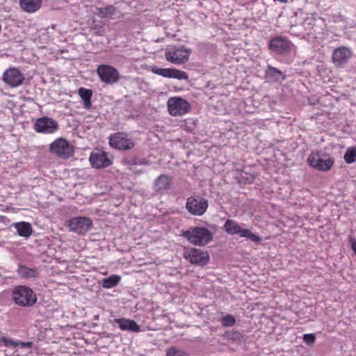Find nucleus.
<instances>
[{
	"instance_id": "obj_2",
	"label": "nucleus",
	"mask_w": 356,
	"mask_h": 356,
	"mask_svg": "<svg viewBox=\"0 0 356 356\" xmlns=\"http://www.w3.org/2000/svg\"><path fill=\"white\" fill-rule=\"evenodd\" d=\"M183 236L191 243L203 246L212 241L213 234L207 228L193 227L183 232Z\"/></svg>"
},
{
	"instance_id": "obj_7",
	"label": "nucleus",
	"mask_w": 356,
	"mask_h": 356,
	"mask_svg": "<svg viewBox=\"0 0 356 356\" xmlns=\"http://www.w3.org/2000/svg\"><path fill=\"white\" fill-rule=\"evenodd\" d=\"M208 207V200L199 195L188 197L186 203V209L188 212L197 216H202L207 211Z\"/></svg>"
},
{
	"instance_id": "obj_19",
	"label": "nucleus",
	"mask_w": 356,
	"mask_h": 356,
	"mask_svg": "<svg viewBox=\"0 0 356 356\" xmlns=\"http://www.w3.org/2000/svg\"><path fill=\"white\" fill-rule=\"evenodd\" d=\"M351 51L345 47L337 48L332 55L333 61L336 65H341L348 61L351 56Z\"/></svg>"
},
{
	"instance_id": "obj_20",
	"label": "nucleus",
	"mask_w": 356,
	"mask_h": 356,
	"mask_svg": "<svg viewBox=\"0 0 356 356\" xmlns=\"http://www.w3.org/2000/svg\"><path fill=\"white\" fill-rule=\"evenodd\" d=\"M20 8L27 13H36L42 6V0H19Z\"/></svg>"
},
{
	"instance_id": "obj_16",
	"label": "nucleus",
	"mask_w": 356,
	"mask_h": 356,
	"mask_svg": "<svg viewBox=\"0 0 356 356\" xmlns=\"http://www.w3.org/2000/svg\"><path fill=\"white\" fill-rule=\"evenodd\" d=\"M291 44V42L286 38L278 36L270 40L269 48L271 51L282 54L289 51Z\"/></svg>"
},
{
	"instance_id": "obj_24",
	"label": "nucleus",
	"mask_w": 356,
	"mask_h": 356,
	"mask_svg": "<svg viewBox=\"0 0 356 356\" xmlns=\"http://www.w3.org/2000/svg\"><path fill=\"white\" fill-rule=\"evenodd\" d=\"M78 95L83 100V107L87 110L90 109L92 107L91 97L92 91L90 89L81 87L78 90Z\"/></svg>"
},
{
	"instance_id": "obj_18",
	"label": "nucleus",
	"mask_w": 356,
	"mask_h": 356,
	"mask_svg": "<svg viewBox=\"0 0 356 356\" xmlns=\"http://www.w3.org/2000/svg\"><path fill=\"white\" fill-rule=\"evenodd\" d=\"M114 323L118 324L120 329L122 331H130L137 333L141 330L140 325L134 320L120 318H115Z\"/></svg>"
},
{
	"instance_id": "obj_5",
	"label": "nucleus",
	"mask_w": 356,
	"mask_h": 356,
	"mask_svg": "<svg viewBox=\"0 0 356 356\" xmlns=\"http://www.w3.org/2000/svg\"><path fill=\"white\" fill-rule=\"evenodd\" d=\"M49 152L59 158L66 159L74 155V149L66 139L60 137L49 145Z\"/></svg>"
},
{
	"instance_id": "obj_30",
	"label": "nucleus",
	"mask_w": 356,
	"mask_h": 356,
	"mask_svg": "<svg viewBox=\"0 0 356 356\" xmlns=\"http://www.w3.org/2000/svg\"><path fill=\"white\" fill-rule=\"evenodd\" d=\"M289 31L291 35L297 37L305 38L306 35L300 24L291 26Z\"/></svg>"
},
{
	"instance_id": "obj_11",
	"label": "nucleus",
	"mask_w": 356,
	"mask_h": 356,
	"mask_svg": "<svg viewBox=\"0 0 356 356\" xmlns=\"http://www.w3.org/2000/svg\"><path fill=\"white\" fill-rule=\"evenodd\" d=\"M184 257L190 263L198 266H204L209 260V255L207 251L195 248H185Z\"/></svg>"
},
{
	"instance_id": "obj_14",
	"label": "nucleus",
	"mask_w": 356,
	"mask_h": 356,
	"mask_svg": "<svg viewBox=\"0 0 356 356\" xmlns=\"http://www.w3.org/2000/svg\"><path fill=\"white\" fill-rule=\"evenodd\" d=\"M24 79L23 73L17 67L7 69L2 75L3 82L11 88H17L22 85Z\"/></svg>"
},
{
	"instance_id": "obj_13",
	"label": "nucleus",
	"mask_w": 356,
	"mask_h": 356,
	"mask_svg": "<svg viewBox=\"0 0 356 356\" xmlns=\"http://www.w3.org/2000/svg\"><path fill=\"white\" fill-rule=\"evenodd\" d=\"M97 73L101 81L107 84H113L120 79L118 71L109 65H99L97 68Z\"/></svg>"
},
{
	"instance_id": "obj_1",
	"label": "nucleus",
	"mask_w": 356,
	"mask_h": 356,
	"mask_svg": "<svg viewBox=\"0 0 356 356\" xmlns=\"http://www.w3.org/2000/svg\"><path fill=\"white\" fill-rule=\"evenodd\" d=\"M13 302L21 307H31L37 302V296L35 291L29 286L19 285L14 288L12 291Z\"/></svg>"
},
{
	"instance_id": "obj_33",
	"label": "nucleus",
	"mask_w": 356,
	"mask_h": 356,
	"mask_svg": "<svg viewBox=\"0 0 356 356\" xmlns=\"http://www.w3.org/2000/svg\"><path fill=\"white\" fill-rule=\"evenodd\" d=\"M166 356H186V355L181 350L172 347L167 350Z\"/></svg>"
},
{
	"instance_id": "obj_36",
	"label": "nucleus",
	"mask_w": 356,
	"mask_h": 356,
	"mask_svg": "<svg viewBox=\"0 0 356 356\" xmlns=\"http://www.w3.org/2000/svg\"><path fill=\"white\" fill-rule=\"evenodd\" d=\"M349 241L351 244L352 250L356 255V241L353 237L350 236Z\"/></svg>"
},
{
	"instance_id": "obj_34",
	"label": "nucleus",
	"mask_w": 356,
	"mask_h": 356,
	"mask_svg": "<svg viewBox=\"0 0 356 356\" xmlns=\"http://www.w3.org/2000/svg\"><path fill=\"white\" fill-rule=\"evenodd\" d=\"M303 341L309 346L312 345L316 341V336L314 334H305L303 335Z\"/></svg>"
},
{
	"instance_id": "obj_4",
	"label": "nucleus",
	"mask_w": 356,
	"mask_h": 356,
	"mask_svg": "<svg viewBox=\"0 0 356 356\" xmlns=\"http://www.w3.org/2000/svg\"><path fill=\"white\" fill-rule=\"evenodd\" d=\"M307 162L312 168L319 171H328L334 164V159L329 155L324 154L321 152H312Z\"/></svg>"
},
{
	"instance_id": "obj_32",
	"label": "nucleus",
	"mask_w": 356,
	"mask_h": 356,
	"mask_svg": "<svg viewBox=\"0 0 356 356\" xmlns=\"http://www.w3.org/2000/svg\"><path fill=\"white\" fill-rule=\"evenodd\" d=\"M236 323V320L232 315L227 314L221 319V323L225 327H232Z\"/></svg>"
},
{
	"instance_id": "obj_27",
	"label": "nucleus",
	"mask_w": 356,
	"mask_h": 356,
	"mask_svg": "<svg viewBox=\"0 0 356 356\" xmlns=\"http://www.w3.org/2000/svg\"><path fill=\"white\" fill-rule=\"evenodd\" d=\"M121 280V277L118 275H112L102 281V286L104 289H111L117 286Z\"/></svg>"
},
{
	"instance_id": "obj_28",
	"label": "nucleus",
	"mask_w": 356,
	"mask_h": 356,
	"mask_svg": "<svg viewBox=\"0 0 356 356\" xmlns=\"http://www.w3.org/2000/svg\"><path fill=\"white\" fill-rule=\"evenodd\" d=\"M300 24L302 26L303 30L305 31L306 35H309L312 33V31L315 25V19L312 16H307Z\"/></svg>"
},
{
	"instance_id": "obj_12",
	"label": "nucleus",
	"mask_w": 356,
	"mask_h": 356,
	"mask_svg": "<svg viewBox=\"0 0 356 356\" xmlns=\"http://www.w3.org/2000/svg\"><path fill=\"white\" fill-rule=\"evenodd\" d=\"M108 143L111 147L120 150L131 149L135 146L134 142L124 132L112 134L109 137Z\"/></svg>"
},
{
	"instance_id": "obj_35",
	"label": "nucleus",
	"mask_w": 356,
	"mask_h": 356,
	"mask_svg": "<svg viewBox=\"0 0 356 356\" xmlns=\"http://www.w3.org/2000/svg\"><path fill=\"white\" fill-rule=\"evenodd\" d=\"M31 346H32L31 342H24V341H17V347L25 348H31Z\"/></svg>"
},
{
	"instance_id": "obj_9",
	"label": "nucleus",
	"mask_w": 356,
	"mask_h": 356,
	"mask_svg": "<svg viewBox=\"0 0 356 356\" xmlns=\"http://www.w3.org/2000/svg\"><path fill=\"white\" fill-rule=\"evenodd\" d=\"M67 227L70 232H74L79 235H84L92 227V222L88 217H75L70 218L67 222Z\"/></svg>"
},
{
	"instance_id": "obj_31",
	"label": "nucleus",
	"mask_w": 356,
	"mask_h": 356,
	"mask_svg": "<svg viewBox=\"0 0 356 356\" xmlns=\"http://www.w3.org/2000/svg\"><path fill=\"white\" fill-rule=\"evenodd\" d=\"M6 346L9 348L15 349L17 348V341L6 337H0V348Z\"/></svg>"
},
{
	"instance_id": "obj_15",
	"label": "nucleus",
	"mask_w": 356,
	"mask_h": 356,
	"mask_svg": "<svg viewBox=\"0 0 356 356\" xmlns=\"http://www.w3.org/2000/svg\"><path fill=\"white\" fill-rule=\"evenodd\" d=\"M151 71L157 75L165 78L177 79L178 80H187L188 76L186 72L174 68H159L156 66L152 67Z\"/></svg>"
},
{
	"instance_id": "obj_17",
	"label": "nucleus",
	"mask_w": 356,
	"mask_h": 356,
	"mask_svg": "<svg viewBox=\"0 0 356 356\" xmlns=\"http://www.w3.org/2000/svg\"><path fill=\"white\" fill-rule=\"evenodd\" d=\"M91 165L97 169L104 168L111 164L105 152H92L89 157Z\"/></svg>"
},
{
	"instance_id": "obj_22",
	"label": "nucleus",
	"mask_w": 356,
	"mask_h": 356,
	"mask_svg": "<svg viewBox=\"0 0 356 356\" xmlns=\"http://www.w3.org/2000/svg\"><path fill=\"white\" fill-rule=\"evenodd\" d=\"M19 236L24 238H29L33 232L31 225L28 222H19L13 225Z\"/></svg>"
},
{
	"instance_id": "obj_23",
	"label": "nucleus",
	"mask_w": 356,
	"mask_h": 356,
	"mask_svg": "<svg viewBox=\"0 0 356 356\" xmlns=\"http://www.w3.org/2000/svg\"><path fill=\"white\" fill-rule=\"evenodd\" d=\"M266 76L268 81L278 82L285 79V75L278 69L269 66L266 72Z\"/></svg>"
},
{
	"instance_id": "obj_26",
	"label": "nucleus",
	"mask_w": 356,
	"mask_h": 356,
	"mask_svg": "<svg viewBox=\"0 0 356 356\" xmlns=\"http://www.w3.org/2000/svg\"><path fill=\"white\" fill-rule=\"evenodd\" d=\"M17 273L20 277L24 279L34 278L38 275V271L36 269L24 265L19 266Z\"/></svg>"
},
{
	"instance_id": "obj_21",
	"label": "nucleus",
	"mask_w": 356,
	"mask_h": 356,
	"mask_svg": "<svg viewBox=\"0 0 356 356\" xmlns=\"http://www.w3.org/2000/svg\"><path fill=\"white\" fill-rule=\"evenodd\" d=\"M172 179L166 175H161L154 181V188L156 192L162 193L169 190Z\"/></svg>"
},
{
	"instance_id": "obj_8",
	"label": "nucleus",
	"mask_w": 356,
	"mask_h": 356,
	"mask_svg": "<svg viewBox=\"0 0 356 356\" xmlns=\"http://www.w3.org/2000/svg\"><path fill=\"white\" fill-rule=\"evenodd\" d=\"M169 113L172 116H181L188 113L191 110L190 104L179 97H170L167 102Z\"/></svg>"
},
{
	"instance_id": "obj_3",
	"label": "nucleus",
	"mask_w": 356,
	"mask_h": 356,
	"mask_svg": "<svg viewBox=\"0 0 356 356\" xmlns=\"http://www.w3.org/2000/svg\"><path fill=\"white\" fill-rule=\"evenodd\" d=\"M191 50L183 46H168L165 52V59L175 65H180L188 61Z\"/></svg>"
},
{
	"instance_id": "obj_25",
	"label": "nucleus",
	"mask_w": 356,
	"mask_h": 356,
	"mask_svg": "<svg viewBox=\"0 0 356 356\" xmlns=\"http://www.w3.org/2000/svg\"><path fill=\"white\" fill-rule=\"evenodd\" d=\"M97 15L100 18H116V8L113 6H108L104 8H97Z\"/></svg>"
},
{
	"instance_id": "obj_29",
	"label": "nucleus",
	"mask_w": 356,
	"mask_h": 356,
	"mask_svg": "<svg viewBox=\"0 0 356 356\" xmlns=\"http://www.w3.org/2000/svg\"><path fill=\"white\" fill-rule=\"evenodd\" d=\"M343 159L348 164L354 163L356 160V148H348L344 154Z\"/></svg>"
},
{
	"instance_id": "obj_6",
	"label": "nucleus",
	"mask_w": 356,
	"mask_h": 356,
	"mask_svg": "<svg viewBox=\"0 0 356 356\" xmlns=\"http://www.w3.org/2000/svg\"><path fill=\"white\" fill-rule=\"evenodd\" d=\"M224 229L231 235L239 234L241 237L246 238L256 243H260L261 237L253 234L248 229H242L234 220L227 219L224 224Z\"/></svg>"
},
{
	"instance_id": "obj_10",
	"label": "nucleus",
	"mask_w": 356,
	"mask_h": 356,
	"mask_svg": "<svg viewBox=\"0 0 356 356\" xmlns=\"http://www.w3.org/2000/svg\"><path fill=\"white\" fill-rule=\"evenodd\" d=\"M59 129L58 122L49 117L38 118L34 123V130L43 134H53Z\"/></svg>"
}]
</instances>
